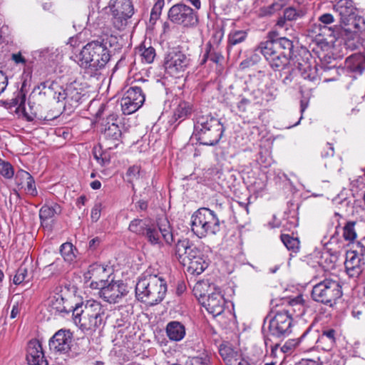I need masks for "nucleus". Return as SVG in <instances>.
<instances>
[{
  "instance_id": "nucleus-36",
  "label": "nucleus",
  "mask_w": 365,
  "mask_h": 365,
  "mask_svg": "<svg viewBox=\"0 0 365 365\" xmlns=\"http://www.w3.org/2000/svg\"><path fill=\"white\" fill-rule=\"evenodd\" d=\"M356 225V221H346L342 227V236L344 240L349 243L354 244V245H355L354 241L357 237V233L355 229Z\"/></svg>"
},
{
  "instance_id": "nucleus-42",
  "label": "nucleus",
  "mask_w": 365,
  "mask_h": 365,
  "mask_svg": "<svg viewBox=\"0 0 365 365\" xmlns=\"http://www.w3.org/2000/svg\"><path fill=\"white\" fill-rule=\"evenodd\" d=\"M320 262L327 269H334L338 260V253H329L325 252L322 253Z\"/></svg>"
},
{
  "instance_id": "nucleus-46",
  "label": "nucleus",
  "mask_w": 365,
  "mask_h": 365,
  "mask_svg": "<svg viewBox=\"0 0 365 365\" xmlns=\"http://www.w3.org/2000/svg\"><path fill=\"white\" fill-rule=\"evenodd\" d=\"M247 36L246 31L242 30L231 32L228 36V43L230 46H235L244 41Z\"/></svg>"
},
{
  "instance_id": "nucleus-31",
  "label": "nucleus",
  "mask_w": 365,
  "mask_h": 365,
  "mask_svg": "<svg viewBox=\"0 0 365 365\" xmlns=\"http://www.w3.org/2000/svg\"><path fill=\"white\" fill-rule=\"evenodd\" d=\"M297 67L298 71L300 72L301 76L304 79L309 80L312 82L319 81L317 68L315 66H312L307 61L298 62Z\"/></svg>"
},
{
  "instance_id": "nucleus-22",
  "label": "nucleus",
  "mask_w": 365,
  "mask_h": 365,
  "mask_svg": "<svg viewBox=\"0 0 365 365\" xmlns=\"http://www.w3.org/2000/svg\"><path fill=\"white\" fill-rule=\"evenodd\" d=\"M15 184L20 189H24L26 194L33 197L37 196L38 191L32 175L26 170H19L15 175Z\"/></svg>"
},
{
  "instance_id": "nucleus-29",
  "label": "nucleus",
  "mask_w": 365,
  "mask_h": 365,
  "mask_svg": "<svg viewBox=\"0 0 365 365\" xmlns=\"http://www.w3.org/2000/svg\"><path fill=\"white\" fill-rule=\"evenodd\" d=\"M187 266V272L192 275H199L207 267L208 264L204 259L202 253L195 257L193 259H188L186 262L182 264Z\"/></svg>"
},
{
  "instance_id": "nucleus-1",
  "label": "nucleus",
  "mask_w": 365,
  "mask_h": 365,
  "mask_svg": "<svg viewBox=\"0 0 365 365\" xmlns=\"http://www.w3.org/2000/svg\"><path fill=\"white\" fill-rule=\"evenodd\" d=\"M110 51L107 43L102 40H93L83 46L76 56V61L84 69L86 78H98L101 71L103 69L110 59Z\"/></svg>"
},
{
  "instance_id": "nucleus-13",
  "label": "nucleus",
  "mask_w": 365,
  "mask_h": 365,
  "mask_svg": "<svg viewBox=\"0 0 365 365\" xmlns=\"http://www.w3.org/2000/svg\"><path fill=\"white\" fill-rule=\"evenodd\" d=\"M190 58L180 51H172L164 58L163 66L167 73L178 77L190 65Z\"/></svg>"
},
{
  "instance_id": "nucleus-58",
  "label": "nucleus",
  "mask_w": 365,
  "mask_h": 365,
  "mask_svg": "<svg viewBox=\"0 0 365 365\" xmlns=\"http://www.w3.org/2000/svg\"><path fill=\"white\" fill-rule=\"evenodd\" d=\"M319 21L324 25V29L328 28L327 26L334 23V16L329 13H325L322 14L319 17Z\"/></svg>"
},
{
  "instance_id": "nucleus-59",
  "label": "nucleus",
  "mask_w": 365,
  "mask_h": 365,
  "mask_svg": "<svg viewBox=\"0 0 365 365\" xmlns=\"http://www.w3.org/2000/svg\"><path fill=\"white\" fill-rule=\"evenodd\" d=\"M298 225V220L295 216L288 217L283 223V227L287 230H291Z\"/></svg>"
},
{
  "instance_id": "nucleus-47",
  "label": "nucleus",
  "mask_w": 365,
  "mask_h": 365,
  "mask_svg": "<svg viewBox=\"0 0 365 365\" xmlns=\"http://www.w3.org/2000/svg\"><path fill=\"white\" fill-rule=\"evenodd\" d=\"M38 355L44 356L42 346L39 341L32 339L28 344L26 356H34Z\"/></svg>"
},
{
  "instance_id": "nucleus-19",
  "label": "nucleus",
  "mask_w": 365,
  "mask_h": 365,
  "mask_svg": "<svg viewBox=\"0 0 365 365\" xmlns=\"http://www.w3.org/2000/svg\"><path fill=\"white\" fill-rule=\"evenodd\" d=\"M309 327H312V325ZM336 331L332 328H325L322 330L321 334H318L317 331L311 330V333L307 336L309 342H314L317 339L316 343L323 350L330 351L336 344Z\"/></svg>"
},
{
  "instance_id": "nucleus-2",
  "label": "nucleus",
  "mask_w": 365,
  "mask_h": 365,
  "mask_svg": "<svg viewBox=\"0 0 365 365\" xmlns=\"http://www.w3.org/2000/svg\"><path fill=\"white\" fill-rule=\"evenodd\" d=\"M293 41L286 37L273 38L272 33L269 39L260 42L255 51L260 53L272 70L286 68L293 56Z\"/></svg>"
},
{
  "instance_id": "nucleus-27",
  "label": "nucleus",
  "mask_w": 365,
  "mask_h": 365,
  "mask_svg": "<svg viewBox=\"0 0 365 365\" xmlns=\"http://www.w3.org/2000/svg\"><path fill=\"white\" fill-rule=\"evenodd\" d=\"M224 59L220 49L217 45H213L210 41L205 44V52L200 61V65H204L210 60V61L220 64Z\"/></svg>"
},
{
  "instance_id": "nucleus-45",
  "label": "nucleus",
  "mask_w": 365,
  "mask_h": 365,
  "mask_svg": "<svg viewBox=\"0 0 365 365\" xmlns=\"http://www.w3.org/2000/svg\"><path fill=\"white\" fill-rule=\"evenodd\" d=\"M254 106H262V100L257 99L253 102L251 99L242 98L237 104V108L240 113H246Z\"/></svg>"
},
{
  "instance_id": "nucleus-48",
  "label": "nucleus",
  "mask_w": 365,
  "mask_h": 365,
  "mask_svg": "<svg viewBox=\"0 0 365 365\" xmlns=\"http://www.w3.org/2000/svg\"><path fill=\"white\" fill-rule=\"evenodd\" d=\"M187 365H211L210 357L206 353L189 359Z\"/></svg>"
},
{
  "instance_id": "nucleus-32",
  "label": "nucleus",
  "mask_w": 365,
  "mask_h": 365,
  "mask_svg": "<svg viewBox=\"0 0 365 365\" xmlns=\"http://www.w3.org/2000/svg\"><path fill=\"white\" fill-rule=\"evenodd\" d=\"M118 144V143H114V145H112L106 143L105 145L106 148L103 150H102L101 146H100L98 150H97L96 148H94L93 157L101 166H106L109 165L111 158L109 150L117 148Z\"/></svg>"
},
{
  "instance_id": "nucleus-41",
  "label": "nucleus",
  "mask_w": 365,
  "mask_h": 365,
  "mask_svg": "<svg viewBox=\"0 0 365 365\" xmlns=\"http://www.w3.org/2000/svg\"><path fill=\"white\" fill-rule=\"evenodd\" d=\"M287 303L292 307V311L297 312V316L302 315L304 313V300L302 295H299L293 299H289Z\"/></svg>"
},
{
  "instance_id": "nucleus-33",
  "label": "nucleus",
  "mask_w": 365,
  "mask_h": 365,
  "mask_svg": "<svg viewBox=\"0 0 365 365\" xmlns=\"http://www.w3.org/2000/svg\"><path fill=\"white\" fill-rule=\"evenodd\" d=\"M307 13V8L305 5L299 6H289L283 11L284 19H287L289 21H296L302 19Z\"/></svg>"
},
{
  "instance_id": "nucleus-11",
  "label": "nucleus",
  "mask_w": 365,
  "mask_h": 365,
  "mask_svg": "<svg viewBox=\"0 0 365 365\" xmlns=\"http://www.w3.org/2000/svg\"><path fill=\"white\" fill-rule=\"evenodd\" d=\"M168 18L173 24L184 27H194L198 24L197 13L183 3L172 6L168 12Z\"/></svg>"
},
{
  "instance_id": "nucleus-4",
  "label": "nucleus",
  "mask_w": 365,
  "mask_h": 365,
  "mask_svg": "<svg viewBox=\"0 0 365 365\" xmlns=\"http://www.w3.org/2000/svg\"><path fill=\"white\" fill-rule=\"evenodd\" d=\"M225 127L220 120L212 115H202L196 118L193 135L200 144L212 146L222 137Z\"/></svg>"
},
{
  "instance_id": "nucleus-12",
  "label": "nucleus",
  "mask_w": 365,
  "mask_h": 365,
  "mask_svg": "<svg viewBox=\"0 0 365 365\" xmlns=\"http://www.w3.org/2000/svg\"><path fill=\"white\" fill-rule=\"evenodd\" d=\"M201 285V284H196L193 289L194 294L199 302L213 317L221 314L224 312L225 306L224 297L220 292H212L207 296L205 294H202L200 292H199Z\"/></svg>"
},
{
  "instance_id": "nucleus-16",
  "label": "nucleus",
  "mask_w": 365,
  "mask_h": 365,
  "mask_svg": "<svg viewBox=\"0 0 365 365\" xmlns=\"http://www.w3.org/2000/svg\"><path fill=\"white\" fill-rule=\"evenodd\" d=\"M73 334L68 329H60L50 339L49 349L58 354H66L69 352L71 347Z\"/></svg>"
},
{
  "instance_id": "nucleus-20",
  "label": "nucleus",
  "mask_w": 365,
  "mask_h": 365,
  "mask_svg": "<svg viewBox=\"0 0 365 365\" xmlns=\"http://www.w3.org/2000/svg\"><path fill=\"white\" fill-rule=\"evenodd\" d=\"M118 116L117 114H110L103 123L102 133L106 140V143L108 141L119 142L122 135L121 130L118 124Z\"/></svg>"
},
{
  "instance_id": "nucleus-57",
  "label": "nucleus",
  "mask_w": 365,
  "mask_h": 365,
  "mask_svg": "<svg viewBox=\"0 0 365 365\" xmlns=\"http://www.w3.org/2000/svg\"><path fill=\"white\" fill-rule=\"evenodd\" d=\"M102 210V204L101 202H96L94 206L91 210V218L93 222H97L100 217Z\"/></svg>"
},
{
  "instance_id": "nucleus-40",
  "label": "nucleus",
  "mask_w": 365,
  "mask_h": 365,
  "mask_svg": "<svg viewBox=\"0 0 365 365\" xmlns=\"http://www.w3.org/2000/svg\"><path fill=\"white\" fill-rule=\"evenodd\" d=\"M281 240L287 248V250L297 253L299 250V241L298 238L293 237L289 235L282 234L280 236Z\"/></svg>"
},
{
  "instance_id": "nucleus-17",
  "label": "nucleus",
  "mask_w": 365,
  "mask_h": 365,
  "mask_svg": "<svg viewBox=\"0 0 365 365\" xmlns=\"http://www.w3.org/2000/svg\"><path fill=\"white\" fill-rule=\"evenodd\" d=\"M128 292L127 285L122 281L112 280L110 282H108L98 294L105 302L115 304L118 303Z\"/></svg>"
},
{
  "instance_id": "nucleus-18",
  "label": "nucleus",
  "mask_w": 365,
  "mask_h": 365,
  "mask_svg": "<svg viewBox=\"0 0 365 365\" xmlns=\"http://www.w3.org/2000/svg\"><path fill=\"white\" fill-rule=\"evenodd\" d=\"M174 250L175 256L180 264L202 253L200 250L187 238L178 240Z\"/></svg>"
},
{
  "instance_id": "nucleus-25",
  "label": "nucleus",
  "mask_w": 365,
  "mask_h": 365,
  "mask_svg": "<svg viewBox=\"0 0 365 365\" xmlns=\"http://www.w3.org/2000/svg\"><path fill=\"white\" fill-rule=\"evenodd\" d=\"M103 317L104 314L81 316V317H74L73 320L82 330L96 331L103 324Z\"/></svg>"
},
{
  "instance_id": "nucleus-44",
  "label": "nucleus",
  "mask_w": 365,
  "mask_h": 365,
  "mask_svg": "<svg viewBox=\"0 0 365 365\" xmlns=\"http://www.w3.org/2000/svg\"><path fill=\"white\" fill-rule=\"evenodd\" d=\"M73 250V246L70 242H66L61 245L60 252L65 261L71 262L75 259L76 255Z\"/></svg>"
},
{
  "instance_id": "nucleus-23",
  "label": "nucleus",
  "mask_w": 365,
  "mask_h": 365,
  "mask_svg": "<svg viewBox=\"0 0 365 365\" xmlns=\"http://www.w3.org/2000/svg\"><path fill=\"white\" fill-rule=\"evenodd\" d=\"M220 354L226 365H250L247 357L228 346H220Z\"/></svg>"
},
{
  "instance_id": "nucleus-62",
  "label": "nucleus",
  "mask_w": 365,
  "mask_h": 365,
  "mask_svg": "<svg viewBox=\"0 0 365 365\" xmlns=\"http://www.w3.org/2000/svg\"><path fill=\"white\" fill-rule=\"evenodd\" d=\"M334 146L331 143H327L326 144V147L322 151V156L323 158H328L330 156H334Z\"/></svg>"
},
{
  "instance_id": "nucleus-35",
  "label": "nucleus",
  "mask_w": 365,
  "mask_h": 365,
  "mask_svg": "<svg viewBox=\"0 0 365 365\" xmlns=\"http://www.w3.org/2000/svg\"><path fill=\"white\" fill-rule=\"evenodd\" d=\"M193 111L192 106L186 101H181L174 111L173 118L177 120H183Z\"/></svg>"
},
{
  "instance_id": "nucleus-5",
  "label": "nucleus",
  "mask_w": 365,
  "mask_h": 365,
  "mask_svg": "<svg viewBox=\"0 0 365 365\" xmlns=\"http://www.w3.org/2000/svg\"><path fill=\"white\" fill-rule=\"evenodd\" d=\"M342 282L338 279L325 278L313 286L311 296L314 301L333 307L342 297Z\"/></svg>"
},
{
  "instance_id": "nucleus-7",
  "label": "nucleus",
  "mask_w": 365,
  "mask_h": 365,
  "mask_svg": "<svg viewBox=\"0 0 365 365\" xmlns=\"http://www.w3.org/2000/svg\"><path fill=\"white\" fill-rule=\"evenodd\" d=\"M143 237L151 245L161 247L165 243L171 246L174 242L173 227L167 218L158 219L156 225L149 224Z\"/></svg>"
},
{
  "instance_id": "nucleus-14",
  "label": "nucleus",
  "mask_w": 365,
  "mask_h": 365,
  "mask_svg": "<svg viewBox=\"0 0 365 365\" xmlns=\"http://www.w3.org/2000/svg\"><path fill=\"white\" fill-rule=\"evenodd\" d=\"M145 99V95L140 87H130L120 100L123 113L130 115L135 113L143 105Z\"/></svg>"
},
{
  "instance_id": "nucleus-10",
  "label": "nucleus",
  "mask_w": 365,
  "mask_h": 365,
  "mask_svg": "<svg viewBox=\"0 0 365 365\" xmlns=\"http://www.w3.org/2000/svg\"><path fill=\"white\" fill-rule=\"evenodd\" d=\"M288 309L277 312L269 319L268 325V336L282 339L292 331V318Z\"/></svg>"
},
{
  "instance_id": "nucleus-3",
  "label": "nucleus",
  "mask_w": 365,
  "mask_h": 365,
  "mask_svg": "<svg viewBox=\"0 0 365 365\" xmlns=\"http://www.w3.org/2000/svg\"><path fill=\"white\" fill-rule=\"evenodd\" d=\"M167 292L166 281L158 274H153L146 270L139 278L135 286L138 300L154 306L161 302Z\"/></svg>"
},
{
  "instance_id": "nucleus-39",
  "label": "nucleus",
  "mask_w": 365,
  "mask_h": 365,
  "mask_svg": "<svg viewBox=\"0 0 365 365\" xmlns=\"http://www.w3.org/2000/svg\"><path fill=\"white\" fill-rule=\"evenodd\" d=\"M149 224L140 219L133 220L129 225L128 230L140 236H143Z\"/></svg>"
},
{
  "instance_id": "nucleus-6",
  "label": "nucleus",
  "mask_w": 365,
  "mask_h": 365,
  "mask_svg": "<svg viewBox=\"0 0 365 365\" xmlns=\"http://www.w3.org/2000/svg\"><path fill=\"white\" fill-rule=\"evenodd\" d=\"M192 231L198 237L215 235L220 230V220L209 208L198 209L192 216Z\"/></svg>"
},
{
  "instance_id": "nucleus-8",
  "label": "nucleus",
  "mask_w": 365,
  "mask_h": 365,
  "mask_svg": "<svg viewBox=\"0 0 365 365\" xmlns=\"http://www.w3.org/2000/svg\"><path fill=\"white\" fill-rule=\"evenodd\" d=\"M49 88L53 91V98L56 99L58 103L64 101L62 104L64 108L66 106H70L71 108L77 107L83 96V88L76 81L66 85V88L52 83Z\"/></svg>"
},
{
  "instance_id": "nucleus-15",
  "label": "nucleus",
  "mask_w": 365,
  "mask_h": 365,
  "mask_svg": "<svg viewBox=\"0 0 365 365\" xmlns=\"http://www.w3.org/2000/svg\"><path fill=\"white\" fill-rule=\"evenodd\" d=\"M133 14L134 8L131 0H116L111 18L113 24L117 29H122Z\"/></svg>"
},
{
  "instance_id": "nucleus-50",
  "label": "nucleus",
  "mask_w": 365,
  "mask_h": 365,
  "mask_svg": "<svg viewBox=\"0 0 365 365\" xmlns=\"http://www.w3.org/2000/svg\"><path fill=\"white\" fill-rule=\"evenodd\" d=\"M63 304L64 299L61 296H58V297H54L51 299L50 306L52 309L56 311V312L68 313V312Z\"/></svg>"
},
{
  "instance_id": "nucleus-37",
  "label": "nucleus",
  "mask_w": 365,
  "mask_h": 365,
  "mask_svg": "<svg viewBox=\"0 0 365 365\" xmlns=\"http://www.w3.org/2000/svg\"><path fill=\"white\" fill-rule=\"evenodd\" d=\"M274 71H280V76L283 77L282 78V83L284 85H289L290 84L294 78V76L297 75V73L298 71L297 65L294 66H292V65L290 63V61H289L288 65L286 66V68L280 70H274Z\"/></svg>"
},
{
  "instance_id": "nucleus-38",
  "label": "nucleus",
  "mask_w": 365,
  "mask_h": 365,
  "mask_svg": "<svg viewBox=\"0 0 365 365\" xmlns=\"http://www.w3.org/2000/svg\"><path fill=\"white\" fill-rule=\"evenodd\" d=\"M312 327H309L302 334V336L299 338L297 339H292L287 340L284 344L281 347V351L283 353H288L290 352L293 349H294L299 343L304 340L306 337L309 336V334L311 333Z\"/></svg>"
},
{
  "instance_id": "nucleus-63",
  "label": "nucleus",
  "mask_w": 365,
  "mask_h": 365,
  "mask_svg": "<svg viewBox=\"0 0 365 365\" xmlns=\"http://www.w3.org/2000/svg\"><path fill=\"white\" fill-rule=\"evenodd\" d=\"M7 85V76L1 71H0V94H1L5 91Z\"/></svg>"
},
{
  "instance_id": "nucleus-55",
  "label": "nucleus",
  "mask_w": 365,
  "mask_h": 365,
  "mask_svg": "<svg viewBox=\"0 0 365 365\" xmlns=\"http://www.w3.org/2000/svg\"><path fill=\"white\" fill-rule=\"evenodd\" d=\"M29 107H30V109L31 110V115H29L26 113H25V115L27 116V118L29 120H33L34 118H35L40 119V120H50L54 119L58 116V113H56V115H52V116L43 115L41 113H38L37 111H36V110L33 111V106H29Z\"/></svg>"
},
{
  "instance_id": "nucleus-54",
  "label": "nucleus",
  "mask_w": 365,
  "mask_h": 365,
  "mask_svg": "<svg viewBox=\"0 0 365 365\" xmlns=\"http://www.w3.org/2000/svg\"><path fill=\"white\" fill-rule=\"evenodd\" d=\"M140 168L138 165H133L130 167L126 173V176L129 182H132L135 180L138 179L140 178Z\"/></svg>"
},
{
  "instance_id": "nucleus-53",
  "label": "nucleus",
  "mask_w": 365,
  "mask_h": 365,
  "mask_svg": "<svg viewBox=\"0 0 365 365\" xmlns=\"http://www.w3.org/2000/svg\"><path fill=\"white\" fill-rule=\"evenodd\" d=\"M164 5V0H158L155 3L150 12V21H156L160 18Z\"/></svg>"
},
{
  "instance_id": "nucleus-24",
  "label": "nucleus",
  "mask_w": 365,
  "mask_h": 365,
  "mask_svg": "<svg viewBox=\"0 0 365 365\" xmlns=\"http://www.w3.org/2000/svg\"><path fill=\"white\" fill-rule=\"evenodd\" d=\"M334 9L339 13L341 23L344 25L350 24V21L355 20L356 14L354 2L339 0L334 6Z\"/></svg>"
},
{
  "instance_id": "nucleus-52",
  "label": "nucleus",
  "mask_w": 365,
  "mask_h": 365,
  "mask_svg": "<svg viewBox=\"0 0 365 365\" xmlns=\"http://www.w3.org/2000/svg\"><path fill=\"white\" fill-rule=\"evenodd\" d=\"M13 281L15 284H20L24 281H29L28 270L25 266L21 265L17 269Z\"/></svg>"
},
{
  "instance_id": "nucleus-64",
  "label": "nucleus",
  "mask_w": 365,
  "mask_h": 365,
  "mask_svg": "<svg viewBox=\"0 0 365 365\" xmlns=\"http://www.w3.org/2000/svg\"><path fill=\"white\" fill-rule=\"evenodd\" d=\"M255 64V61L252 60V58H247L245 60H243L240 63V68L241 70H245L247 68H250L251 66H252L253 65Z\"/></svg>"
},
{
  "instance_id": "nucleus-28",
  "label": "nucleus",
  "mask_w": 365,
  "mask_h": 365,
  "mask_svg": "<svg viewBox=\"0 0 365 365\" xmlns=\"http://www.w3.org/2000/svg\"><path fill=\"white\" fill-rule=\"evenodd\" d=\"M165 332L170 341H180L185 336V327L180 322L171 321L167 324Z\"/></svg>"
},
{
  "instance_id": "nucleus-49",
  "label": "nucleus",
  "mask_w": 365,
  "mask_h": 365,
  "mask_svg": "<svg viewBox=\"0 0 365 365\" xmlns=\"http://www.w3.org/2000/svg\"><path fill=\"white\" fill-rule=\"evenodd\" d=\"M142 56V60L147 63H151L153 62L155 57V50L153 47L149 46L148 48H145V46L140 47V48Z\"/></svg>"
},
{
  "instance_id": "nucleus-60",
  "label": "nucleus",
  "mask_w": 365,
  "mask_h": 365,
  "mask_svg": "<svg viewBox=\"0 0 365 365\" xmlns=\"http://www.w3.org/2000/svg\"><path fill=\"white\" fill-rule=\"evenodd\" d=\"M108 280L105 279H99V280H92L90 284V287L91 289H99V292L102 291L103 287H106V284H107Z\"/></svg>"
},
{
  "instance_id": "nucleus-9",
  "label": "nucleus",
  "mask_w": 365,
  "mask_h": 365,
  "mask_svg": "<svg viewBox=\"0 0 365 365\" xmlns=\"http://www.w3.org/2000/svg\"><path fill=\"white\" fill-rule=\"evenodd\" d=\"M365 245L357 242L353 245V250L347 251L344 262L346 272L349 277L357 278L364 270Z\"/></svg>"
},
{
  "instance_id": "nucleus-43",
  "label": "nucleus",
  "mask_w": 365,
  "mask_h": 365,
  "mask_svg": "<svg viewBox=\"0 0 365 365\" xmlns=\"http://www.w3.org/2000/svg\"><path fill=\"white\" fill-rule=\"evenodd\" d=\"M26 93L24 92L23 88L17 90L14 93V96L10 100V106H18L19 109L25 110Z\"/></svg>"
},
{
  "instance_id": "nucleus-56",
  "label": "nucleus",
  "mask_w": 365,
  "mask_h": 365,
  "mask_svg": "<svg viewBox=\"0 0 365 365\" xmlns=\"http://www.w3.org/2000/svg\"><path fill=\"white\" fill-rule=\"evenodd\" d=\"M29 365H48L44 356H26Z\"/></svg>"
},
{
  "instance_id": "nucleus-21",
  "label": "nucleus",
  "mask_w": 365,
  "mask_h": 365,
  "mask_svg": "<svg viewBox=\"0 0 365 365\" xmlns=\"http://www.w3.org/2000/svg\"><path fill=\"white\" fill-rule=\"evenodd\" d=\"M72 312L73 318L105 314L101 304L96 300H87L86 303L77 304Z\"/></svg>"
},
{
  "instance_id": "nucleus-26",
  "label": "nucleus",
  "mask_w": 365,
  "mask_h": 365,
  "mask_svg": "<svg viewBox=\"0 0 365 365\" xmlns=\"http://www.w3.org/2000/svg\"><path fill=\"white\" fill-rule=\"evenodd\" d=\"M344 68L348 73L362 74L365 70V54L354 53L347 57Z\"/></svg>"
},
{
  "instance_id": "nucleus-61",
  "label": "nucleus",
  "mask_w": 365,
  "mask_h": 365,
  "mask_svg": "<svg viewBox=\"0 0 365 365\" xmlns=\"http://www.w3.org/2000/svg\"><path fill=\"white\" fill-rule=\"evenodd\" d=\"M295 365H323L319 358L317 359H302L295 364Z\"/></svg>"
},
{
  "instance_id": "nucleus-30",
  "label": "nucleus",
  "mask_w": 365,
  "mask_h": 365,
  "mask_svg": "<svg viewBox=\"0 0 365 365\" xmlns=\"http://www.w3.org/2000/svg\"><path fill=\"white\" fill-rule=\"evenodd\" d=\"M62 212L61 207L57 203L52 205H44L39 210V217L43 226H47V221L53 218L56 215H59Z\"/></svg>"
},
{
  "instance_id": "nucleus-51",
  "label": "nucleus",
  "mask_w": 365,
  "mask_h": 365,
  "mask_svg": "<svg viewBox=\"0 0 365 365\" xmlns=\"http://www.w3.org/2000/svg\"><path fill=\"white\" fill-rule=\"evenodd\" d=\"M0 174L6 179H11L14 175V170L11 164L4 160L1 162Z\"/></svg>"
},
{
  "instance_id": "nucleus-34",
  "label": "nucleus",
  "mask_w": 365,
  "mask_h": 365,
  "mask_svg": "<svg viewBox=\"0 0 365 365\" xmlns=\"http://www.w3.org/2000/svg\"><path fill=\"white\" fill-rule=\"evenodd\" d=\"M116 0H97L98 12L102 18H112Z\"/></svg>"
}]
</instances>
